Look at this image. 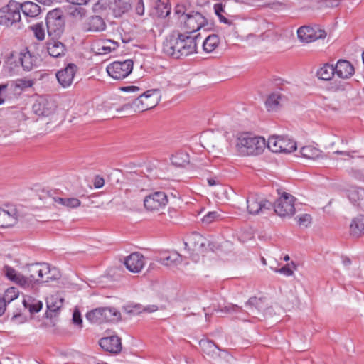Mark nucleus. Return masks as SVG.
<instances>
[{
    "label": "nucleus",
    "mask_w": 364,
    "mask_h": 364,
    "mask_svg": "<svg viewBox=\"0 0 364 364\" xmlns=\"http://www.w3.org/2000/svg\"><path fill=\"white\" fill-rule=\"evenodd\" d=\"M214 11L215 14L218 16L221 22L225 23H230L229 20L223 15V13H224L225 11L224 6L221 3L215 4L214 5Z\"/></svg>",
    "instance_id": "46"
},
{
    "label": "nucleus",
    "mask_w": 364,
    "mask_h": 364,
    "mask_svg": "<svg viewBox=\"0 0 364 364\" xmlns=\"http://www.w3.org/2000/svg\"><path fill=\"white\" fill-rule=\"evenodd\" d=\"M21 11L23 14L28 17L34 18L38 16L41 13V7L34 2L26 1L20 4Z\"/></svg>",
    "instance_id": "31"
},
{
    "label": "nucleus",
    "mask_w": 364,
    "mask_h": 364,
    "mask_svg": "<svg viewBox=\"0 0 364 364\" xmlns=\"http://www.w3.org/2000/svg\"><path fill=\"white\" fill-rule=\"evenodd\" d=\"M272 205L256 194H251L247 198V212L251 215L262 213L264 210H269Z\"/></svg>",
    "instance_id": "14"
},
{
    "label": "nucleus",
    "mask_w": 364,
    "mask_h": 364,
    "mask_svg": "<svg viewBox=\"0 0 364 364\" xmlns=\"http://www.w3.org/2000/svg\"><path fill=\"white\" fill-rule=\"evenodd\" d=\"M301 155L306 159H315L321 154V151L311 146H303L300 151Z\"/></svg>",
    "instance_id": "43"
},
{
    "label": "nucleus",
    "mask_w": 364,
    "mask_h": 364,
    "mask_svg": "<svg viewBox=\"0 0 364 364\" xmlns=\"http://www.w3.org/2000/svg\"><path fill=\"white\" fill-rule=\"evenodd\" d=\"M24 307L28 309L31 314L39 312L42 307L43 303L31 296H26L22 301Z\"/></svg>",
    "instance_id": "33"
},
{
    "label": "nucleus",
    "mask_w": 364,
    "mask_h": 364,
    "mask_svg": "<svg viewBox=\"0 0 364 364\" xmlns=\"http://www.w3.org/2000/svg\"><path fill=\"white\" fill-rule=\"evenodd\" d=\"M135 12L139 16H142L144 14V4L143 0L138 1L135 6Z\"/></svg>",
    "instance_id": "55"
},
{
    "label": "nucleus",
    "mask_w": 364,
    "mask_h": 364,
    "mask_svg": "<svg viewBox=\"0 0 364 364\" xmlns=\"http://www.w3.org/2000/svg\"><path fill=\"white\" fill-rule=\"evenodd\" d=\"M181 23L188 33H193L208 25V18L198 11H190L186 16H182Z\"/></svg>",
    "instance_id": "9"
},
{
    "label": "nucleus",
    "mask_w": 364,
    "mask_h": 364,
    "mask_svg": "<svg viewBox=\"0 0 364 364\" xmlns=\"http://www.w3.org/2000/svg\"><path fill=\"white\" fill-rule=\"evenodd\" d=\"M280 136H272L269 137L267 146L269 150H271L272 152L275 153H280Z\"/></svg>",
    "instance_id": "45"
},
{
    "label": "nucleus",
    "mask_w": 364,
    "mask_h": 364,
    "mask_svg": "<svg viewBox=\"0 0 364 364\" xmlns=\"http://www.w3.org/2000/svg\"><path fill=\"white\" fill-rule=\"evenodd\" d=\"M54 100L43 97H38L33 105V112L40 117H48L54 113L56 109Z\"/></svg>",
    "instance_id": "15"
},
{
    "label": "nucleus",
    "mask_w": 364,
    "mask_h": 364,
    "mask_svg": "<svg viewBox=\"0 0 364 364\" xmlns=\"http://www.w3.org/2000/svg\"><path fill=\"white\" fill-rule=\"evenodd\" d=\"M206 244V239L198 232H192L184 242L185 248L192 251L203 252Z\"/></svg>",
    "instance_id": "17"
},
{
    "label": "nucleus",
    "mask_w": 364,
    "mask_h": 364,
    "mask_svg": "<svg viewBox=\"0 0 364 364\" xmlns=\"http://www.w3.org/2000/svg\"><path fill=\"white\" fill-rule=\"evenodd\" d=\"M17 222L16 213H10L0 208V228H6L14 225Z\"/></svg>",
    "instance_id": "28"
},
{
    "label": "nucleus",
    "mask_w": 364,
    "mask_h": 364,
    "mask_svg": "<svg viewBox=\"0 0 364 364\" xmlns=\"http://www.w3.org/2000/svg\"><path fill=\"white\" fill-rule=\"evenodd\" d=\"M274 271L286 276H291L294 274L293 270L289 267V264H286L280 269H275Z\"/></svg>",
    "instance_id": "53"
},
{
    "label": "nucleus",
    "mask_w": 364,
    "mask_h": 364,
    "mask_svg": "<svg viewBox=\"0 0 364 364\" xmlns=\"http://www.w3.org/2000/svg\"><path fill=\"white\" fill-rule=\"evenodd\" d=\"M350 200L353 203H358V205H364V188L360 187H353L348 191V195Z\"/></svg>",
    "instance_id": "37"
},
{
    "label": "nucleus",
    "mask_w": 364,
    "mask_h": 364,
    "mask_svg": "<svg viewBox=\"0 0 364 364\" xmlns=\"http://www.w3.org/2000/svg\"><path fill=\"white\" fill-rule=\"evenodd\" d=\"M117 46V43L114 41L107 40L106 41H103L102 43L96 45V53L98 55L107 54L115 50Z\"/></svg>",
    "instance_id": "34"
},
{
    "label": "nucleus",
    "mask_w": 364,
    "mask_h": 364,
    "mask_svg": "<svg viewBox=\"0 0 364 364\" xmlns=\"http://www.w3.org/2000/svg\"><path fill=\"white\" fill-rule=\"evenodd\" d=\"M219 42L218 35L212 34L208 36L203 43V50L206 53L213 52L218 47Z\"/></svg>",
    "instance_id": "40"
},
{
    "label": "nucleus",
    "mask_w": 364,
    "mask_h": 364,
    "mask_svg": "<svg viewBox=\"0 0 364 364\" xmlns=\"http://www.w3.org/2000/svg\"><path fill=\"white\" fill-rule=\"evenodd\" d=\"M120 90L124 92H136L140 91L141 88L138 86L130 85V86L122 87L120 88Z\"/></svg>",
    "instance_id": "56"
},
{
    "label": "nucleus",
    "mask_w": 364,
    "mask_h": 364,
    "mask_svg": "<svg viewBox=\"0 0 364 364\" xmlns=\"http://www.w3.org/2000/svg\"><path fill=\"white\" fill-rule=\"evenodd\" d=\"M21 314L20 312H13V316H12L11 319L16 320L17 318L21 317Z\"/></svg>",
    "instance_id": "64"
},
{
    "label": "nucleus",
    "mask_w": 364,
    "mask_h": 364,
    "mask_svg": "<svg viewBox=\"0 0 364 364\" xmlns=\"http://www.w3.org/2000/svg\"><path fill=\"white\" fill-rule=\"evenodd\" d=\"M87 14V10L81 6L75 7L70 12V15L74 18H82Z\"/></svg>",
    "instance_id": "49"
},
{
    "label": "nucleus",
    "mask_w": 364,
    "mask_h": 364,
    "mask_svg": "<svg viewBox=\"0 0 364 364\" xmlns=\"http://www.w3.org/2000/svg\"><path fill=\"white\" fill-rule=\"evenodd\" d=\"M152 8V14L159 18H165L171 13V5L169 0L162 1L155 4H150Z\"/></svg>",
    "instance_id": "29"
},
{
    "label": "nucleus",
    "mask_w": 364,
    "mask_h": 364,
    "mask_svg": "<svg viewBox=\"0 0 364 364\" xmlns=\"http://www.w3.org/2000/svg\"><path fill=\"white\" fill-rule=\"evenodd\" d=\"M104 184H105V181H104L103 178L100 177V176H97L95 178V181H94V186H95V188H102L104 186Z\"/></svg>",
    "instance_id": "57"
},
{
    "label": "nucleus",
    "mask_w": 364,
    "mask_h": 364,
    "mask_svg": "<svg viewBox=\"0 0 364 364\" xmlns=\"http://www.w3.org/2000/svg\"><path fill=\"white\" fill-rule=\"evenodd\" d=\"M168 203L167 195L163 191H156L146 196L144 200L145 208L149 211L159 210Z\"/></svg>",
    "instance_id": "13"
},
{
    "label": "nucleus",
    "mask_w": 364,
    "mask_h": 364,
    "mask_svg": "<svg viewBox=\"0 0 364 364\" xmlns=\"http://www.w3.org/2000/svg\"><path fill=\"white\" fill-rule=\"evenodd\" d=\"M104 312L102 311V307L96 308L88 311L86 314V318L92 323H104Z\"/></svg>",
    "instance_id": "41"
},
{
    "label": "nucleus",
    "mask_w": 364,
    "mask_h": 364,
    "mask_svg": "<svg viewBox=\"0 0 364 364\" xmlns=\"http://www.w3.org/2000/svg\"><path fill=\"white\" fill-rule=\"evenodd\" d=\"M264 308L265 304L264 299L252 296L250 297L248 299V301L245 303V310L242 309V307L236 304H228L223 308H215L213 309V311H221L226 314H247V315L253 318H258V316L262 314Z\"/></svg>",
    "instance_id": "3"
},
{
    "label": "nucleus",
    "mask_w": 364,
    "mask_h": 364,
    "mask_svg": "<svg viewBox=\"0 0 364 364\" xmlns=\"http://www.w3.org/2000/svg\"><path fill=\"white\" fill-rule=\"evenodd\" d=\"M109 9L115 17H120L132 7L131 0H108Z\"/></svg>",
    "instance_id": "22"
},
{
    "label": "nucleus",
    "mask_w": 364,
    "mask_h": 364,
    "mask_svg": "<svg viewBox=\"0 0 364 364\" xmlns=\"http://www.w3.org/2000/svg\"><path fill=\"white\" fill-rule=\"evenodd\" d=\"M342 262H343V265L346 267H348L351 264V260L348 257H343Z\"/></svg>",
    "instance_id": "61"
},
{
    "label": "nucleus",
    "mask_w": 364,
    "mask_h": 364,
    "mask_svg": "<svg viewBox=\"0 0 364 364\" xmlns=\"http://www.w3.org/2000/svg\"><path fill=\"white\" fill-rule=\"evenodd\" d=\"M171 161L174 166L182 167L188 164L189 155L186 152L178 151L171 156Z\"/></svg>",
    "instance_id": "42"
},
{
    "label": "nucleus",
    "mask_w": 364,
    "mask_h": 364,
    "mask_svg": "<svg viewBox=\"0 0 364 364\" xmlns=\"http://www.w3.org/2000/svg\"><path fill=\"white\" fill-rule=\"evenodd\" d=\"M54 202L64 206L66 198L54 197L53 198Z\"/></svg>",
    "instance_id": "60"
},
{
    "label": "nucleus",
    "mask_w": 364,
    "mask_h": 364,
    "mask_svg": "<svg viewBox=\"0 0 364 364\" xmlns=\"http://www.w3.org/2000/svg\"><path fill=\"white\" fill-rule=\"evenodd\" d=\"M157 306H155V305H153V306H147L144 309V311H148V312H154L155 311L157 310Z\"/></svg>",
    "instance_id": "62"
},
{
    "label": "nucleus",
    "mask_w": 364,
    "mask_h": 364,
    "mask_svg": "<svg viewBox=\"0 0 364 364\" xmlns=\"http://www.w3.org/2000/svg\"><path fill=\"white\" fill-rule=\"evenodd\" d=\"M18 291L16 287H9L8 288L3 296H1V298L5 301V302L7 304H9L11 302H12L14 300L18 298Z\"/></svg>",
    "instance_id": "44"
},
{
    "label": "nucleus",
    "mask_w": 364,
    "mask_h": 364,
    "mask_svg": "<svg viewBox=\"0 0 364 364\" xmlns=\"http://www.w3.org/2000/svg\"><path fill=\"white\" fill-rule=\"evenodd\" d=\"M77 70L76 65L69 63L65 68L58 71L56 77L60 85L64 88L70 86Z\"/></svg>",
    "instance_id": "16"
},
{
    "label": "nucleus",
    "mask_w": 364,
    "mask_h": 364,
    "mask_svg": "<svg viewBox=\"0 0 364 364\" xmlns=\"http://www.w3.org/2000/svg\"><path fill=\"white\" fill-rule=\"evenodd\" d=\"M199 345L202 351L210 358H215L219 356L220 349L213 341L202 339L200 341Z\"/></svg>",
    "instance_id": "25"
},
{
    "label": "nucleus",
    "mask_w": 364,
    "mask_h": 364,
    "mask_svg": "<svg viewBox=\"0 0 364 364\" xmlns=\"http://www.w3.org/2000/svg\"><path fill=\"white\" fill-rule=\"evenodd\" d=\"M91 0H66L67 2H69L74 5H87Z\"/></svg>",
    "instance_id": "58"
},
{
    "label": "nucleus",
    "mask_w": 364,
    "mask_h": 364,
    "mask_svg": "<svg viewBox=\"0 0 364 364\" xmlns=\"http://www.w3.org/2000/svg\"><path fill=\"white\" fill-rule=\"evenodd\" d=\"M336 75L342 79H348L354 74V67L346 60H339L334 66Z\"/></svg>",
    "instance_id": "21"
},
{
    "label": "nucleus",
    "mask_w": 364,
    "mask_h": 364,
    "mask_svg": "<svg viewBox=\"0 0 364 364\" xmlns=\"http://www.w3.org/2000/svg\"><path fill=\"white\" fill-rule=\"evenodd\" d=\"M20 4L14 0L0 9V24L7 27L19 23L21 21Z\"/></svg>",
    "instance_id": "8"
},
{
    "label": "nucleus",
    "mask_w": 364,
    "mask_h": 364,
    "mask_svg": "<svg viewBox=\"0 0 364 364\" xmlns=\"http://www.w3.org/2000/svg\"><path fill=\"white\" fill-rule=\"evenodd\" d=\"M102 311L104 312V323L117 322L121 319L120 312L114 308L102 307Z\"/></svg>",
    "instance_id": "36"
},
{
    "label": "nucleus",
    "mask_w": 364,
    "mask_h": 364,
    "mask_svg": "<svg viewBox=\"0 0 364 364\" xmlns=\"http://www.w3.org/2000/svg\"><path fill=\"white\" fill-rule=\"evenodd\" d=\"M294 197L287 193H284L278 198L274 205V210L280 217H291L295 213Z\"/></svg>",
    "instance_id": "10"
},
{
    "label": "nucleus",
    "mask_w": 364,
    "mask_h": 364,
    "mask_svg": "<svg viewBox=\"0 0 364 364\" xmlns=\"http://www.w3.org/2000/svg\"><path fill=\"white\" fill-rule=\"evenodd\" d=\"M7 304L0 295V316L5 312Z\"/></svg>",
    "instance_id": "59"
},
{
    "label": "nucleus",
    "mask_w": 364,
    "mask_h": 364,
    "mask_svg": "<svg viewBox=\"0 0 364 364\" xmlns=\"http://www.w3.org/2000/svg\"><path fill=\"white\" fill-rule=\"evenodd\" d=\"M50 268L48 264H33L28 266V276L26 277L27 284L26 288L33 287L40 282H48L54 279L50 276Z\"/></svg>",
    "instance_id": "6"
},
{
    "label": "nucleus",
    "mask_w": 364,
    "mask_h": 364,
    "mask_svg": "<svg viewBox=\"0 0 364 364\" xmlns=\"http://www.w3.org/2000/svg\"><path fill=\"white\" fill-rule=\"evenodd\" d=\"M175 14L178 17V21L181 22V18L182 16H186L188 13L186 12V10L183 6L178 5L175 9Z\"/></svg>",
    "instance_id": "54"
},
{
    "label": "nucleus",
    "mask_w": 364,
    "mask_h": 364,
    "mask_svg": "<svg viewBox=\"0 0 364 364\" xmlns=\"http://www.w3.org/2000/svg\"><path fill=\"white\" fill-rule=\"evenodd\" d=\"M46 21L48 36L51 38H60L65 29V20L62 10L55 9L49 11Z\"/></svg>",
    "instance_id": "7"
},
{
    "label": "nucleus",
    "mask_w": 364,
    "mask_h": 364,
    "mask_svg": "<svg viewBox=\"0 0 364 364\" xmlns=\"http://www.w3.org/2000/svg\"><path fill=\"white\" fill-rule=\"evenodd\" d=\"M279 144L280 149H282L280 153H291L297 148L296 141L284 136H280V142Z\"/></svg>",
    "instance_id": "38"
},
{
    "label": "nucleus",
    "mask_w": 364,
    "mask_h": 364,
    "mask_svg": "<svg viewBox=\"0 0 364 364\" xmlns=\"http://www.w3.org/2000/svg\"><path fill=\"white\" fill-rule=\"evenodd\" d=\"M63 299H60L58 301H54L53 297L48 299L47 301V311L46 312V317L52 318L53 317L56 316L58 311L63 306Z\"/></svg>",
    "instance_id": "32"
},
{
    "label": "nucleus",
    "mask_w": 364,
    "mask_h": 364,
    "mask_svg": "<svg viewBox=\"0 0 364 364\" xmlns=\"http://www.w3.org/2000/svg\"><path fill=\"white\" fill-rule=\"evenodd\" d=\"M220 218V214L216 211L208 213L202 219L203 223L210 224L213 221L218 220Z\"/></svg>",
    "instance_id": "48"
},
{
    "label": "nucleus",
    "mask_w": 364,
    "mask_h": 364,
    "mask_svg": "<svg viewBox=\"0 0 364 364\" xmlns=\"http://www.w3.org/2000/svg\"><path fill=\"white\" fill-rule=\"evenodd\" d=\"M124 264L130 272H139L144 266V257L139 252L132 253L126 258Z\"/></svg>",
    "instance_id": "19"
},
{
    "label": "nucleus",
    "mask_w": 364,
    "mask_h": 364,
    "mask_svg": "<svg viewBox=\"0 0 364 364\" xmlns=\"http://www.w3.org/2000/svg\"><path fill=\"white\" fill-rule=\"evenodd\" d=\"M200 35L173 33L163 43V52L174 58L179 59L196 53Z\"/></svg>",
    "instance_id": "1"
},
{
    "label": "nucleus",
    "mask_w": 364,
    "mask_h": 364,
    "mask_svg": "<svg viewBox=\"0 0 364 364\" xmlns=\"http://www.w3.org/2000/svg\"><path fill=\"white\" fill-rule=\"evenodd\" d=\"M30 80L18 79L9 80L0 85V105H6L8 107H14L23 91L32 86Z\"/></svg>",
    "instance_id": "2"
},
{
    "label": "nucleus",
    "mask_w": 364,
    "mask_h": 364,
    "mask_svg": "<svg viewBox=\"0 0 364 364\" xmlns=\"http://www.w3.org/2000/svg\"><path fill=\"white\" fill-rule=\"evenodd\" d=\"M350 235L358 237L364 234V215H360L354 218L350 226Z\"/></svg>",
    "instance_id": "30"
},
{
    "label": "nucleus",
    "mask_w": 364,
    "mask_h": 364,
    "mask_svg": "<svg viewBox=\"0 0 364 364\" xmlns=\"http://www.w3.org/2000/svg\"><path fill=\"white\" fill-rule=\"evenodd\" d=\"M159 98V90H149L140 94L139 97L131 103L124 105L123 109L130 107L133 109L134 112H144L154 107L157 105Z\"/></svg>",
    "instance_id": "5"
},
{
    "label": "nucleus",
    "mask_w": 364,
    "mask_h": 364,
    "mask_svg": "<svg viewBox=\"0 0 364 364\" xmlns=\"http://www.w3.org/2000/svg\"><path fill=\"white\" fill-rule=\"evenodd\" d=\"M182 255L177 252H171L162 255L157 261L167 267H174L182 262Z\"/></svg>",
    "instance_id": "24"
},
{
    "label": "nucleus",
    "mask_w": 364,
    "mask_h": 364,
    "mask_svg": "<svg viewBox=\"0 0 364 364\" xmlns=\"http://www.w3.org/2000/svg\"><path fill=\"white\" fill-rule=\"evenodd\" d=\"M297 36L302 43H309L326 38V33L316 25L314 26H303L298 29Z\"/></svg>",
    "instance_id": "12"
},
{
    "label": "nucleus",
    "mask_w": 364,
    "mask_h": 364,
    "mask_svg": "<svg viewBox=\"0 0 364 364\" xmlns=\"http://www.w3.org/2000/svg\"><path fill=\"white\" fill-rule=\"evenodd\" d=\"M19 60L23 69L30 71L36 65L38 58L32 55L26 48L20 53Z\"/></svg>",
    "instance_id": "27"
},
{
    "label": "nucleus",
    "mask_w": 364,
    "mask_h": 364,
    "mask_svg": "<svg viewBox=\"0 0 364 364\" xmlns=\"http://www.w3.org/2000/svg\"><path fill=\"white\" fill-rule=\"evenodd\" d=\"M47 50L49 55L54 58H59L65 55L66 52L65 46L57 38H51L47 42Z\"/></svg>",
    "instance_id": "23"
},
{
    "label": "nucleus",
    "mask_w": 364,
    "mask_h": 364,
    "mask_svg": "<svg viewBox=\"0 0 364 364\" xmlns=\"http://www.w3.org/2000/svg\"><path fill=\"white\" fill-rule=\"evenodd\" d=\"M311 217L309 214H304L299 218V225H302L304 227H307L308 225L311 223Z\"/></svg>",
    "instance_id": "52"
},
{
    "label": "nucleus",
    "mask_w": 364,
    "mask_h": 364,
    "mask_svg": "<svg viewBox=\"0 0 364 364\" xmlns=\"http://www.w3.org/2000/svg\"><path fill=\"white\" fill-rule=\"evenodd\" d=\"M133 70V61L126 60L124 61H115L107 67L109 75L115 80H122L127 77Z\"/></svg>",
    "instance_id": "11"
},
{
    "label": "nucleus",
    "mask_w": 364,
    "mask_h": 364,
    "mask_svg": "<svg viewBox=\"0 0 364 364\" xmlns=\"http://www.w3.org/2000/svg\"><path fill=\"white\" fill-rule=\"evenodd\" d=\"M73 322L74 324L82 327V319L81 317L80 312L78 309H75L73 314Z\"/></svg>",
    "instance_id": "51"
},
{
    "label": "nucleus",
    "mask_w": 364,
    "mask_h": 364,
    "mask_svg": "<svg viewBox=\"0 0 364 364\" xmlns=\"http://www.w3.org/2000/svg\"><path fill=\"white\" fill-rule=\"evenodd\" d=\"M282 96L279 93H272L267 99L265 105L268 111H276L280 106Z\"/></svg>",
    "instance_id": "39"
},
{
    "label": "nucleus",
    "mask_w": 364,
    "mask_h": 364,
    "mask_svg": "<svg viewBox=\"0 0 364 364\" xmlns=\"http://www.w3.org/2000/svg\"><path fill=\"white\" fill-rule=\"evenodd\" d=\"M208 183L209 186H213L218 184V182L214 178H208Z\"/></svg>",
    "instance_id": "63"
},
{
    "label": "nucleus",
    "mask_w": 364,
    "mask_h": 364,
    "mask_svg": "<svg viewBox=\"0 0 364 364\" xmlns=\"http://www.w3.org/2000/svg\"><path fill=\"white\" fill-rule=\"evenodd\" d=\"M336 74L334 65L328 63L321 67L316 73L318 77L323 80H330Z\"/></svg>",
    "instance_id": "35"
},
{
    "label": "nucleus",
    "mask_w": 364,
    "mask_h": 364,
    "mask_svg": "<svg viewBox=\"0 0 364 364\" xmlns=\"http://www.w3.org/2000/svg\"><path fill=\"white\" fill-rule=\"evenodd\" d=\"M81 204L79 199L76 198H66L64 206L68 208H77Z\"/></svg>",
    "instance_id": "50"
},
{
    "label": "nucleus",
    "mask_w": 364,
    "mask_h": 364,
    "mask_svg": "<svg viewBox=\"0 0 364 364\" xmlns=\"http://www.w3.org/2000/svg\"><path fill=\"white\" fill-rule=\"evenodd\" d=\"M106 28L104 19L100 16L89 17L83 24V30L87 32H100Z\"/></svg>",
    "instance_id": "20"
},
{
    "label": "nucleus",
    "mask_w": 364,
    "mask_h": 364,
    "mask_svg": "<svg viewBox=\"0 0 364 364\" xmlns=\"http://www.w3.org/2000/svg\"><path fill=\"white\" fill-rule=\"evenodd\" d=\"M32 29L33 31L35 37L38 40L42 41V40L44 39V38H45V31H44V28H43L42 24L37 23V24L34 25L32 27Z\"/></svg>",
    "instance_id": "47"
},
{
    "label": "nucleus",
    "mask_w": 364,
    "mask_h": 364,
    "mask_svg": "<svg viewBox=\"0 0 364 364\" xmlns=\"http://www.w3.org/2000/svg\"><path fill=\"white\" fill-rule=\"evenodd\" d=\"M266 146V141L262 136H253L243 134L237 139L236 147L242 155H258Z\"/></svg>",
    "instance_id": "4"
},
{
    "label": "nucleus",
    "mask_w": 364,
    "mask_h": 364,
    "mask_svg": "<svg viewBox=\"0 0 364 364\" xmlns=\"http://www.w3.org/2000/svg\"><path fill=\"white\" fill-rule=\"evenodd\" d=\"M4 273L5 276L9 279L11 281L18 284L21 287L26 288V284H27V280L26 279V276H23L19 273H18L14 268L6 265L3 269Z\"/></svg>",
    "instance_id": "26"
},
{
    "label": "nucleus",
    "mask_w": 364,
    "mask_h": 364,
    "mask_svg": "<svg viewBox=\"0 0 364 364\" xmlns=\"http://www.w3.org/2000/svg\"><path fill=\"white\" fill-rule=\"evenodd\" d=\"M99 345L105 351L113 354H117L122 350L121 338L117 336L102 338Z\"/></svg>",
    "instance_id": "18"
}]
</instances>
